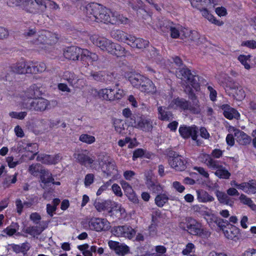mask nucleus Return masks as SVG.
<instances>
[{"instance_id": "1", "label": "nucleus", "mask_w": 256, "mask_h": 256, "mask_svg": "<svg viewBox=\"0 0 256 256\" xmlns=\"http://www.w3.org/2000/svg\"><path fill=\"white\" fill-rule=\"evenodd\" d=\"M21 6L26 12L33 14L44 12L46 8V0H20Z\"/></svg>"}, {"instance_id": "2", "label": "nucleus", "mask_w": 256, "mask_h": 256, "mask_svg": "<svg viewBox=\"0 0 256 256\" xmlns=\"http://www.w3.org/2000/svg\"><path fill=\"white\" fill-rule=\"evenodd\" d=\"M50 102L44 98L36 97L30 102H22L24 108L31 111L43 112L48 110Z\"/></svg>"}, {"instance_id": "3", "label": "nucleus", "mask_w": 256, "mask_h": 256, "mask_svg": "<svg viewBox=\"0 0 256 256\" xmlns=\"http://www.w3.org/2000/svg\"><path fill=\"white\" fill-rule=\"evenodd\" d=\"M180 227L182 230H186L192 235L197 236L203 238H208L211 235V232L206 228H202L201 224L195 220L192 223H188L186 226L183 222L180 224Z\"/></svg>"}, {"instance_id": "4", "label": "nucleus", "mask_w": 256, "mask_h": 256, "mask_svg": "<svg viewBox=\"0 0 256 256\" xmlns=\"http://www.w3.org/2000/svg\"><path fill=\"white\" fill-rule=\"evenodd\" d=\"M90 14L92 16H90V18H92L97 22H102L104 23H108L110 20V16L111 14V10L102 7L100 5H94L90 6Z\"/></svg>"}, {"instance_id": "5", "label": "nucleus", "mask_w": 256, "mask_h": 256, "mask_svg": "<svg viewBox=\"0 0 256 256\" xmlns=\"http://www.w3.org/2000/svg\"><path fill=\"white\" fill-rule=\"evenodd\" d=\"M193 106L190 102L184 98H176L172 100L170 104L171 107L174 108H178L184 110H189L192 113L198 114L200 113V109L198 104V101H192Z\"/></svg>"}, {"instance_id": "6", "label": "nucleus", "mask_w": 256, "mask_h": 256, "mask_svg": "<svg viewBox=\"0 0 256 256\" xmlns=\"http://www.w3.org/2000/svg\"><path fill=\"white\" fill-rule=\"evenodd\" d=\"M168 162L170 166L177 171H183L186 168V160L176 152L169 150L167 152Z\"/></svg>"}, {"instance_id": "7", "label": "nucleus", "mask_w": 256, "mask_h": 256, "mask_svg": "<svg viewBox=\"0 0 256 256\" xmlns=\"http://www.w3.org/2000/svg\"><path fill=\"white\" fill-rule=\"evenodd\" d=\"M177 74L178 78L186 80L195 89L199 87L198 76L192 74L190 70L187 68L184 67L180 69Z\"/></svg>"}, {"instance_id": "8", "label": "nucleus", "mask_w": 256, "mask_h": 256, "mask_svg": "<svg viewBox=\"0 0 256 256\" xmlns=\"http://www.w3.org/2000/svg\"><path fill=\"white\" fill-rule=\"evenodd\" d=\"M74 157L78 162L84 166L91 165L95 160V157L94 156L89 155V152L87 150L76 152L74 154Z\"/></svg>"}, {"instance_id": "9", "label": "nucleus", "mask_w": 256, "mask_h": 256, "mask_svg": "<svg viewBox=\"0 0 256 256\" xmlns=\"http://www.w3.org/2000/svg\"><path fill=\"white\" fill-rule=\"evenodd\" d=\"M131 119L133 120V122H130L132 126L140 128L146 132L152 130V122L150 120L139 116H133Z\"/></svg>"}, {"instance_id": "10", "label": "nucleus", "mask_w": 256, "mask_h": 256, "mask_svg": "<svg viewBox=\"0 0 256 256\" xmlns=\"http://www.w3.org/2000/svg\"><path fill=\"white\" fill-rule=\"evenodd\" d=\"M89 226L91 229L97 232L106 230L110 228V222L106 219L100 218H92L89 222Z\"/></svg>"}, {"instance_id": "11", "label": "nucleus", "mask_w": 256, "mask_h": 256, "mask_svg": "<svg viewBox=\"0 0 256 256\" xmlns=\"http://www.w3.org/2000/svg\"><path fill=\"white\" fill-rule=\"evenodd\" d=\"M41 95V92L38 86L36 84L31 86L29 88L24 91L20 94L22 102H30V99H34Z\"/></svg>"}, {"instance_id": "12", "label": "nucleus", "mask_w": 256, "mask_h": 256, "mask_svg": "<svg viewBox=\"0 0 256 256\" xmlns=\"http://www.w3.org/2000/svg\"><path fill=\"white\" fill-rule=\"evenodd\" d=\"M198 128L195 126H182L179 128V132L180 136L184 138H189L190 136L194 140L196 141L197 144H198Z\"/></svg>"}, {"instance_id": "13", "label": "nucleus", "mask_w": 256, "mask_h": 256, "mask_svg": "<svg viewBox=\"0 0 256 256\" xmlns=\"http://www.w3.org/2000/svg\"><path fill=\"white\" fill-rule=\"evenodd\" d=\"M170 32V36L172 38H177L180 37L182 39L186 38V36H188L190 33L189 29L174 23H172Z\"/></svg>"}, {"instance_id": "14", "label": "nucleus", "mask_w": 256, "mask_h": 256, "mask_svg": "<svg viewBox=\"0 0 256 256\" xmlns=\"http://www.w3.org/2000/svg\"><path fill=\"white\" fill-rule=\"evenodd\" d=\"M94 204L98 212H101L102 211L107 210L108 214L110 216H112L113 203L112 201L96 199Z\"/></svg>"}, {"instance_id": "15", "label": "nucleus", "mask_w": 256, "mask_h": 256, "mask_svg": "<svg viewBox=\"0 0 256 256\" xmlns=\"http://www.w3.org/2000/svg\"><path fill=\"white\" fill-rule=\"evenodd\" d=\"M98 57L95 53L92 52L88 50H82L80 60L81 61L84 68H86L90 64H93V62L98 60Z\"/></svg>"}, {"instance_id": "16", "label": "nucleus", "mask_w": 256, "mask_h": 256, "mask_svg": "<svg viewBox=\"0 0 256 256\" xmlns=\"http://www.w3.org/2000/svg\"><path fill=\"white\" fill-rule=\"evenodd\" d=\"M146 184L147 188L153 193L160 194L163 192L162 186L154 177L150 176H146Z\"/></svg>"}, {"instance_id": "17", "label": "nucleus", "mask_w": 256, "mask_h": 256, "mask_svg": "<svg viewBox=\"0 0 256 256\" xmlns=\"http://www.w3.org/2000/svg\"><path fill=\"white\" fill-rule=\"evenodd\" d=\"M82 49L72 46L68 47L64 52V56L68 60H80Z\"/></svg>"}, {"instance_id": "18", "label": "nucleus", "mask_w": 256, "mask_h": 256, "mask_svg": "<svg viewBox=\"0 0 256 256\" xmlns=\"http://www.w3.org/2000/svg\"><path fill=\"white\" fill-rule=\"evenodd\" d=\"M108 244L110 248L119 256H124L129 252V248L126 244L112 240H110Z\"/></svg>"}, {"instance_id": "19", "label": "nucleus", "mask_w": 256, "mask_h": 256, "mask_svg": "<svg viewBox=\"0 0 256 256\" xmlns=\"http://www.w3.org/2000/svg\"><path fill=\"white\" fill-rule=\"evenodd\" d=\"M92 43L99 47L102 50L108 52V48L111 43V41L108 39L94 35L90 37Z\"/></svg>"}, {"instance_id": "20", "label": "nucleus", "mask_w": 256, "mask_h": 256, "mask_svg": "<svg viewBox=\"0 0 256 256\" xmlns=\"http://www.w3.org/2000/svg\"><path fill=\"white\" fill-rule=\"evenodd\" d=\"M211 169L216 170L214 174L220 178L227 180L231 176L230 173L228 170L225 167L223 166L218 161L216 162Z\"/></svg>"}, {"instance_id": "21", "label": "nucleus", "mask_w": 256, "mask_h": 256, "mask_svg": "<svg viewBox=\"0 0 256 256\" xmlns=\"http://www.w3.org/2000/svg\"><path fill=\"white\" fill-rule=\"evenodd\" d=\"M149 42L140 38H136L131 35L128 42V44L132 48H136L139 49L146 48L148 46Z\"/></svg>"}, {"instance_id": "22", "label": "nucleus", "mask_w": 256, "mask_h": 256, "mask_svg": "<svg viewBox=\"0 0 256 256\" xmlns=\"http://www.w3.org/2000/svg\"><path fill=\"white\" fill-rule=\"evenodd\" d=\"M224 78L228 82H230V83L228 84H227V85L232 90H236L235 94L238 97V99L242 100L244 98L246 94L244 91V90L242 86H240L237 83H236L234 82H232L230 78L228 76L224 74Z\"/></svg>"}, {"instance_id": "23", "label": "nucleus", "mask_w": 256, "mask_h": 256, "mask_svg": "<svg viewBox=\"0 0 256 256\" xmlns=\"http://www.w3.org/2000/svg\"><path fill=\"white\" fill-rule=\"evenodd\" d=\"M221 108L223 110V114L226 118L232 120V118L238 119L240 118V115L238 111L229 105L223 104L221 106Z\"/></svg>"}, {"instance_id": "24", "label": "nucleus", "mask_w": 256, "mask_h": 256, "mask_svg": "<svg viewBox=\"0 0 256 256\" xmlns=\"http://www.w3.org/2000/svg\"><path fill=\"white\" fill-rule=\"evenodd\" d=\"M110 34L112 38L127 44L128 39H130V37L131 36L122 30L117 29L112 30Z\"/></svg>"}, {"instance_id": "25", "label": "nucleus", "mask_w": 256, "mask_h": 256, "mask_svg": "<svg viewBox=\"0 0 256 256\" xmlns=\"http://www.w3.org/2000/svg\"><path fill=\"white\" fill-rule=\"evenodd\" d=\"M108 52L117 56H122L126 54V51L120 44L111 42L110 47L108 48Z\"/></svg>"}, {"instance_id": "26", "label": "nucleus", "mask_w": 256, "mask_h": 256, "mask_svg": "<svg viewBox=\"0 0 256 256\" xmlns=\"http://www.w3.org/2000/svg\"><path fill=\"white\" fill-rule=\"evenodd\" d=\"M47 227V225L40 223L38 226H28L26 228L24 232L34 237L40 235Z\"/></svg>"}, {"instance_id": "27", "label": "nucleus", "mask_w": 256, "mask_h": 256, "mask_svg": "<svg viewBox=\"0 0 256 256\" xmlns=\"http://www.w3.org/2000/svg\"><path fill=\"white\" fill-rule=\"evenodd\" d=\"M51 34L49 32L43 31L36 33L34 38L32 42L36 44L48 43V38Z\"/></svg>"}, {"instance_id": "28", "label": "nucleus", "mask_w": 256, "mask_h": 256, "mask_svg": "<svg viewBox=\"0 0 256 256\" xmlns=\"http://www.w3.org/2000/svg\"><path fill=\"white\" fill-rule=\"evenodd\" d=\"M26 62L22 61L12 64L10 66V70L14 73L17 74H23L26 73Z\"/></svg>"}, {"instance_id": "29", "label": "nucleus", "mask_w": 256, "mask_h": 256, "mask_svg": "<svg viewBox=\"0 0 256 256\" xmlns=\"http://www.w3.org/2000/svg\"><path fill=\"white\" fill-rule=\"evenodd\" d=\"M197 198L199 202H211L214 200V198L210 195L208 192L200 190H196Z\"/></svg>"}, {"instance_id": "30", "label": "nucleus", "mask_w": 256, "mask_h": 256, "mask_svg": "<svg viewBox=\"0 0 256 256\" xmlns=\"http://www.w3.org/2000/svg\"><path fill=\"white\" fill-rule=\"evenodd\" d=\"M216 195L220 203L224 204L230 206H232L234 202L228 196L227 194H225L224 192L219 190H216Z\"/></svg>"}, {"instance_id": "31", "label": "nucleus", "mask_w": 256, "mask_h": 256, "mask_svg": "<svg viewBox=\"0 0 256 256\" xmlns=\"http://www.w3.org/2000/svg\"><path fill=\"white\" fill-rule=\"evenodd\" d=\"M145 78L139 74L131 73L128 78L132 86L136 88L137 86H140V82H142V80H144Z\"/></svg>"}, {"instance_id": "32", "label": "nucleus", "mask_w": 256, "mask_h": 256, "mask_svg": "<svg viewBox=\"0 0 256 256\" xmlns=\"http://www.w3.org/2000/svg\"><path fill=\"white\" fill-rule=\"evenodd\" d=\"M144 82L146 84L144 88L142 87V89H141V91L148 94H155L156 92V89L152 82L149 78H145L144 80Z\"/></svg>"}, {"instance_id": "33", "label": "nucleus", "mask_w": 256, "mask_h": 256, "mask_svg": "<svg viewBox=\"0 0 256 256\" xmlns=\"http://www.w3.org/2000/svg\"><path fill=\"white\" fill-rule=\"evenodd\" d=\"M40 180L45 185L48 184L49 183H54V178L52 177V174L48 170H40Z\"/></svg>"}, {"instance_id": "34", "label": "nucleus", "mask_w": 256, "mask_h": 256, "mask_svg": "<svg viewBox=\"0 0 256 256\" xmlns=\"http://www.w3.org/2000/svg\"><path fill=\"white\" fill-rule=\"evenodd\" d=\"M237 136V140L242 145H246L250 144L251 141V138L250 136L246 134L244 132L238 131L236 134Z\"/></svg>"}, {"instance_id": "35", "label": "nucleus", "mask_w": 256, "mask_h": 256, "mask_svg": "<svg viewBox=\"0 0 256 256\" xmlns=\"http://www.w3.org/2000/svg\"><path fill=\"white\" fill-rule=\"evenodd\" d=\"M158 118L162 120H170L172 118V114L170 112L166 111L162 106L158 108Z\"/></svg>"}, {"instance_id": "36", "label": "nucleus", "mask_w": 256, "mask_h": 256, "mask_svg": "<svg viewBox=\"0 0 256 256\" xmlns=\"http://www.w3.org/2000/svg\"><path fill=\"white\" fill-rule=\"evenodd\" d=\"M106 170L104 172L107 175L116 174L118 170L114 161H108L105 163Z\"/></svg>"}, {"instance_id": "37", "label": "nucleus", "mask_w": 256, "mask_h": 256, "mask_svg": "<svg viewBox=\"0 0 256 256\" xmlns=\"http://www.w3.org/2000/svg\"><path fill=\"white\" fill-rule=\"evenodd\" d=\"M110 20L108 22L112 24H115L118 21L122 23H126L128 20V18H124L122 16L118 14L116 12H112L110 16Z\"/></svg>"}, {"instance_id": "38", "label": "nucleus", "mask_w": 256, "mask_h": 256, "mask_svg": "<svg viewBox=\"0 0 256 256\" xmlns=\"http://www.w3.org/2000/svg\"><path fill=\"white\" fill-rule=\"evenodd\" d=\"M62 79L68 82L69 84L72 86L77 80L76 75L72 72L66 71L62 75Z\"/></svg>"}, {"instance_id": "39", "label": "nucleus", "mask_w": 256, "mask_h": 256, "mask_svg": "<svg viewBox=\"0 0 256 256\" xmlns=\"http://www.w3.org/2000/svg\"><path fill=\"white\" fill-rule=\"evenodd\" d=\"M100 94L105 100H114L115 92L112 89L104 88L100 90Z\"/></svg>"}, {"instance_id": "40", "label": "nucleus", "mask_w": 256, "mask_h": 256, "mask_svg": "<svg viewBox=\"0 0 256 256\" xmlns=\"http://www.w3.org/2000/svg\"><path fill=\"white\" fill-rule=\"evenodd\" d=\"M200 160L210 168H212L218 160H214L212 157L207 154H202L200 156Z\"/></svg>"}, {"instance_id": "41", "label": "nucleus", "mask_w": 256, "mask_h": 256, "mask_svg": "<svg viewBox=\"0 0 256 256\" xmlns=\"http://www.w3.org/2000/svg\"><path fill=\"white\" fill-rule=\"evenodd\" d=\"M172 22L170 21H161L159 22L158 28L163 33L167 34L170 32V29L171 26H172Z\"/></svg>"}, {"instance_id": "42", "label": "nucleus", "mask_w": 256, "mask_h": 256, "mask_svg": "<svg viewBox=\"0 0 256 256\" xmlns=\"http://www.w3.org/2000/svg\"><path fill=\"white\" fill-rule=\"evenodd\" d=\"M240 200L242 203L248 205L252 210L256 211V205L254 204L250 198L244 194H242L240 196Z\"/></svg>"}, {"instance_id": "43", "label": "nucleus", "mask_w": 256, "mask_h": 256, "mask_svg": "<svg viewBox=\"0 0 256 256\" xmlns=\"http://www.w3.org/2000/svg\"><path fill=\"white\" fill-rule=\"evenodd\" d=\"M106 76V72L104 71H92L90 73V76L92 77L93 80L98 82H102L105 80Z\"/></svg>"}, {"instance_id": "44", "label": "nucleus", "mask_w": 256, "mask_h": 256, "mask_svg": "<svg viewBox=\"0 0 256 256\" xmlns=\"http://www.w3.org/2000/svg\"><path fill=\"white\" fill-rule=\"evenodd\" d=\"M168 198L166 194H158L155 198L156 204L159 207H162L168 202Z\"/></svg>"}, {"instance_id": "45", "label": "nucleus", "mask_w": 256, "mask_h": 256, "mask_svg": "<svg viewBox=\"0 0 256 256\" xmlns=\"http://www.w3.org/2000/svg\"><path fill=\"white\" fill-rule=\"evenodd\" d=\"M38 161L44 164H54V160L52 158V156L48 154L38 155L36 158Z\"/></svg>"}, {"instance_id": "46", "label": "nucleus", "mask_w": 256, "mask_h": 256, "mask_svg": "<svg viewBox=\"0 0 256 256\" xmlns=\"http://www.w3.org/2000/svg\"><path fill=\"white\" fill-rule=\"evenodd\" d=\"M128 230L127 225L117 226L113 228L112 232L113 234L117 236H122L124 230Z\"/></svg>"}, {"instance_id": "47", "label": "nucleus", "mask_w": 256, "mask_h": 256, "mask_svg": "<svg viewBox=\"0 0 256 256\" xmlns=\"http://www.w3.org/2000/svg\"><path fill=\"white\" fill-rule=\"evenodd\" d=\"M79 140L82 142L92 144L96 140L94 136L88 134H82L79 138Z\"/></svg>"}, {"instance_id": "48", "label": "nucleus", "mask_w": 256, "mask_h": 256, "mask_svg": "<svg viewBox=\"0 0 256 256\" xmlns=\"http://www.w3.org/2000/svg\"><path fill=\"white\" fill-rule=\"evenodd\" d=\"M248 186H246V193L250 194H254L256 193V182L254 180H252L246 182Z\"/></svg>"}, {"instance_id": "49", "label": "nucleus", "mask_w": 256, "mask_h": 256, "mask_svg": "<svg viewBox=\"0 0 256 256\" xmlns=\"http://www.w3.org/2000/svg\"><path fill=\"white\" fill-rule=\"evenodd\" d=\"M250 55H240L238 57V60L244 66L245 68L247 70H249L250 68V66L248 62H250Z\"/></svg>"}, {"instance_id": "50", "label": "nucleus", "mask_w": 256, "mask_h": 256, "mask_svg": "<svg viewBox=\"0 0 256 256\" xmlns=\"http://www.w3.org/2000/svg\"><path fill=\"white\" fill-rule=\"evenodd\" d=\"M17 174L12 176H8L5 178L3 184L4 186L8 187L11 184H14L16 182Z\"/></svg>"}, {"instance_id": "51", "label": "nucleus", "mask_w": 256, "mask_h": 256, "mask_svg": "<svg viewBox=\"0 0 256 256\" xmlns=\"http://www.w3.org/2000/svg\"><path fill=\"white\" fill-rule=\"evenodd\" d=\"M27 114L26 112H12L9 113V116L12 118L22 120L24 118L27 116Z\"/></svg>"}, {"instance_id": "52", "label": "nucleus", "mask_w": 256, "mask_h": 256, "mask_svg": "<svg viewBox=\"0 0 256 256\" xmlns=\"http://www.w3.org/2000/svg\"><path fill=\"white\" fill-rule=\"evenodd\" d=\"M121 185L126 196L134 192L132 187L128 182L122 181L121 182Z\"/></svg>"}, {"instance_id": "53", "label": "nucleus", "mask_w": 256, "mask_h": 256, "mask_svg": "<svg viewBox=\"0 0 256 256\" xmlns=\"http://www.w3.org/2000/svg\"><path fill=\"white\" fill-rule=\"evenodd\" d=\"M148 56L151 58L159 60V53L158 50L154 47H151L148 51Z\"/></svg>"}, {"instance_id": "54", "label": "nucleus", "mask_w": 256, "mask_h": 256, "mask_svg": "<svg viewBox=\"0 0 256 256\" xmlns=\"http://www.w3.org/2000/svg\"><path fill=\"white\" fill-rule=\"evenodd\" d=\"M128 230H124L122 236L131 239L136 234V231L129 226H128Z\"/></svg>"}, {"instance_id": "55", "label": "nucleus", "mask_w": 256, "mask_h": 256, "mask_svg": "<svg viewBox=\"0 0 256 256\" xmlns=\"http://www.w3.org/2000/svg\"><path fill=\"white\" fill-rule=\"evenodd\" d=\"M184 92L188 94V98L192 101H198L196 96L192 91V88L188 85L186 86Z\"/></svg>"}, {"instance_id": "56", "label": "nucleus", "mask_w": 256, "mask_h": 256, "mask_svg": "<svg viewBox=\"0 0 256 256\" xmlns=\"http://www.w3.org/2000/svg\"><path fill=\"white\" fill-rule=\"evenodd\" d=\"M26 73L28 74H36V69L34 62H32L26 64Z\"/></svg>"}, {"instance_id": "57", "label": "nucleus", "mask_w": 256, "mask_h": 256, "mask_svg": "<svg viewBox=\"0 0 256 256\" xmlns=\"http://www.w3.org/2000/svg\"><path fill=\"white\" fill-rule=\"evenodd\" d=\"M40 164H32L29 166L28 171L32 175H37L38 173L40 172Z\"/></svg>"}, {"instance_id": "58", "label": "nucleus", "mask_w": 256, "mask_h": 256, "mask_svg": "<svg viewBox=\"0 0 256 256\" xmlns=\"http://www.w3.org/2000/svg\"><path fill=\"white\" fill-rule=\"evenodd\" d=\"M216 225L220 228V229L223 230L229 224V222L226 220H224L222 218H217L215 221Z\"/></svg>"}, {"instance_id": "59", "label": "nucleus", "mask_w": 256, "mask_h": 256, "mask_svg": "<svg viewBox=\"0 0 256 256\" xmlns=\"http://www.w3.org/2000/svg\"><path fill=\"white\" fill-rule=\"evenodd\" d=\"M190 33L186 36V38H188L192 41H196L199 38V36L197 32L189 30Z\"/></svg>"}, {"instance_id": "60", "label": "nucleus", "mask_w": 256, "mask_h": 256, "mask_svg": "<svg viewBox=\"0 0 256 256\" xmlns=\"http://www.w3.org/2000/svg\"><path fill=\"white\" fill-rule=\"evenodd\" d=\"M161 216L160 210H158L154 212L152 216V222L158 224L159 222L158 218L161 217Z\"/></svg>"}, {"instance_id": "61", "label": "nucleus", "mask_w": 256, "mask_h": 256, "mask_svg": "<svg viewBox=\"0 0 256 256\" xmlns=\"http://www.w3.org/2000/svg\"><path fill=\"white\" fill-rule=\"evenodd\" d=\"M36 72H42L46 70V64L44 62H34Z\"/></svg>"}, {"instance_id": "62", "label": "nucleus", "mask_w": 256, "mask_h": 256, "mask_svg": "<svg viewBox=\"0 0 256 256\" xmlns=\"http://www.w3.org/2000/svg\"><path fill=\"white\" fill-rule=\"evenodd\" d=\"M144 154V152L142 149L138 148L134 152L132 160H135L136 158L142 157Z\"/></svg>"}, {"instance_id": "63", "label": "nucleus", "mask_w": 256, "mask_h": 256, "mask_svg": "<svg viewBox=\"0 0 256 256\" xmlns=\"http://www.w3.org/2000/svg\"><path fill=\"white\" fill-rule=\"evenodd\" d=\"M36 34V30L35 29H30L24 33V36L26 38H34Z\"/></svg>"}, {"instance_id": "64", "label": "nucleus", "mask_w": 256, "mask_h": 256, "mask_svg": "<svg viewBox=\"0 0 256 256\" xmlns=\"http://www.w3.org/2000/svg\"><path fill=\"white\" fill-rule=\"evenodd\" d=\"M112 190L114 194L118 196L121 197L122 196V194L120 186L116 184H114L112 187Z\"/></svg>"}]
</instances>
